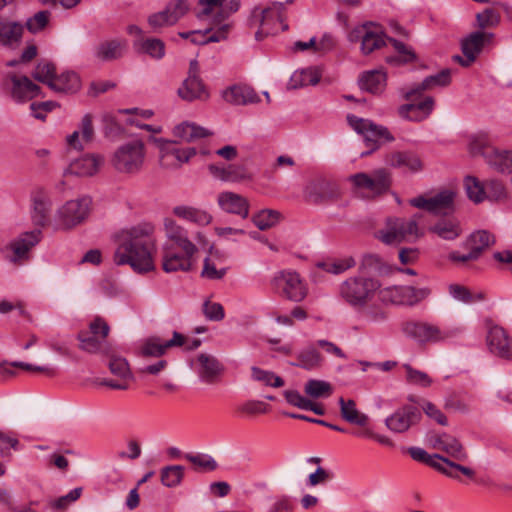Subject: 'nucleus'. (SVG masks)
Here are the masks:
<instances>
[{"label": "nucleus", "mask_w": 512, "mask_h": 512, "mask_svg": "<svg viewBox=\"0 0 512 512\" xmlns=\"http://www.w3.org/2000/svg\"><path fill=\"white\" fill-rule=\"evenodd\" d=\"M151 232V226H138L121 231L117 236L114 262L117 265L128 264L139 274L153 271L155 246L150 237Z\"/></svg>", "instance_id": "nucleus-1"}, {"label": "nucleus", "mask_w": 512, "mask_h": 512, "mask_svg": "<svg viewBox=\"0 0 512 512\" xmlns=\"http://www.w3.org/2000/svg\"><path fill=\"white\" fill-rule=\"evenodd\" d=\"M380 288L378 278L355 273L339 283L337 297L353 309H362L374 299Z\"/></svg>", "instance_id": "nucleus-2"}, {"label": "nucleus", "mask_w": 512, "mask_h": 512, "mask_svg": "<svg viewBox=\"0 0 512 512\" xmlns=\"http://www.w3.org/2000/svg\"><path fill=\"white\" fill-rule=\"evenodd\" d=\"M351 191L364 200L375 199L390 190L391 172L386 168H377L370 173L358 172L347 177Z\"/></svg>", "instance_id": "nucleus-3"}, {"label": "nucleus", "mask_w": 512, "mask_h": 512, "mask_svg": "<svg viewBox=\"0 0 512 512\" xmlns=\"http://www.w3.org/2000/svg\"><path fill=\"white\" fill-rule=\"evenodd\" d=\"M146 155L145 143L134 139L119 145L112 153L110 163L118 173L135 176L144 169Z\"/></svg>", "instance_id": "nucleus-4"}, {"label": "nucleus", "mask_w": 512, "mask_h": 512, "mask_svg": "<svg viewBox=\"0 0 512 512\" xmlns=\"http://www.w3.org/2000/svg\"><path fill=\"white\" fill-rule=\"evenodd\" d=\"M401 332L406 338L418 344L445 343L460 333L458 328H442L439 325L420 320H407L401 324Z\"/></svg>", "instance_id": "nucleus-5"}, {"label": "nucleus", "mask_w": 512, "mask_h": 512, "mask_svg": "<svg viewBox=\"0 0 512 512\" xmlns=\"http://www.w3.org/2000/svg\"><path fill=\"white\" fill-rule=\"evenodd\" d=\"M92 204V198L87 195L66 201L55 214L57 229L70 230L83 224L91 213Z\"/></svg>", "instance_id": "nucleus-6"}, {"label": "nucleus", "mask_w": 512, "mask_h": 512, "mask_svg": "<svg viewBox=\"0 0 512 512\" xmlns=\"http://www.w3.org/2000/svg\"><path fill=\"white\" fill-rule=\"evenodd\" d=\"M273 290L281 297L299 303L308 295V286L300 274L291 269L278 271L271 279Z\"/></svg>", "instance_id": "nucleus-7"}, {"label": "nucleus", "mask_w": 512, "mask_h": 512, "mask_svg": "<svg viewBox=\"0 0 512 512\" xmlns=\"http://www.w3.org/2000/svg\"><path fill=\"white\" fill-rule=\"evenodd\" d=\"M419 215H414L410 219L390 218L386 226L379 232L380 240L388 245L399 244L403 241H413L418 239L423 233L418 226Z\"/></svg>", "instance_id": "nucleus-8"}, {"label": "nucleus", "mask_w": 512, "mask_h": 512, "mask_svg": "<svg viewBox=\"0 0 512 512\" xmlns=\"http://www.w3.org/2000/svg\"><path fill=\"white\" fill-rule=\"evenodd\" d=\"M163 229L167 240L183 252L197 253L198 246L204 247L208 243L207 237L202 231L197 230L190 237L188 230L170 217L164 218Z\"/></svg>", "instance_id": "nucleus-9"}, {"label": "nucleus", "mask_w": 512, "mask_h": 512, "mask_svg": "<svg viewBox=\"0 0 512 512\" xmlns=\"http://www.w3.org/2000/svg\"><path fill=\"white\" fill-rule=\"evenodd\" d=\"M347 121L350 127L362 135L366 145L370 148L368 152H363L361 155L365 156L376 150L383 142L394 141L393 135L389 130L382 126L376 125L369 119L357 117L355 115H347Z\"/></svg>", "instance_id": "nucleus-10"}, {"label": "nucleus", "mask_w": 512, "mask_h": 512, "mask_svg": "<svg viewBox=\"0 0 512 512\" xmlns=\"http://www.w3.org/2000/svg\"><path fill=\"white\" fill-rule=\"evenodd\" d=\"M495 236L487 230H477L471 233L465 241L462 242V247L468 252L461 254L458 251H452L448 255V259L454 263H467L470 261L478 260L483 252L495 244Z\"/></svg>", "instance_id": "nucleus-11"}, {"label": "nucleus", "mask_w": 512, "mask_h": 512, "mask_svg": "<svg viewBox=\"0 0 512 512\" xmlns=\"http://www.w3.org/2000/svg\"><path fill=\"white\" fill-rule=\"evenodd\" d=\"M304 197L312 204H325L338 200L341 197V189L335 181L317 176L305 186Z\"/></svg>", "instance_id": "nucleus-12"}, {"label": "nucleus", "mask_w": 512, "mask_h": 512, "mask_svg": "<svg viewBox=\"0 0 512 512\" xmlns=\"http://www.w3.org/2000/svg\"><path fill=\"white\" fill-rule=\"evenodd\" d=\"M285 5L282 2H273L270 6L263 9L259 15L254 11L253 18L259 23L260 29L256 32L257 40H262L264 36L278 32V25L281 24V30H286L287 25L283 24Z\"/></svg>", "instance_id": "nucleus-13"}, {"label": "nucleus", "mask_w": 512, "mask_h": 512, "mask_svg": "<svg viewBox=\"0 0 512 512\" xmlns=\"http://www.w3.org/2000/svg\"><path fill=\"white\" fill-rule=\"evenodd\" d=\"M430 294L428 288H415L413 286H392L381 290V300L395 305L414 306L427 298Z\"/></svg>", "instance_id": "nucleus-14"}, {"label": "nucleus", "mask_w": 512, "mask_h": 512, "mask_svg": "<svg viewBox=\"0 0 512 512\" xmlns=\"http://www.w3.org/2000/svg\"><path fill=\"white\" fill-rule=\"evenodd\" d=\"M493 38L494 33L492 32L474 31L470 33L461 41V50L464 57L457 55L454 56V60L463 67L470 66L476 60L484 46L493 41Z\"/></svg>", "instance_id": "nucleus-15"}, {"label": "nucleus", "mask_w": 512, "mask_h": 512, "mask_svg": "<svg viewBox=\"0 0 512 512\" xmlns=\"http://www.w3.org/2000/svg\"><path fill=\"white\" fill-rule=\"evenodd\" d=\"M455 192L445 189L431 197L418 196L409 200L410 205L434 214H447L454 210Z\"/></svg>", "instance_id": "nucleus-16"}, {"label": "nucleus", "mask_w": 512, "mask_h": 512, "mask_svg": "<svg viewBox=\"0 0 512 512\" xmlns=\"http://www.w3.org/2000/svg\"><path fill=\"white\" fill-rule=\"evenodd\" d=\"M5 81L10 82V96L16 103H26L40 95L41 88L25 75L9 72Z\"/></svg>", "instance_id": "nucleus-17"}, {"label": "nucleus", "mask_w": 512, "mask_h": 512, "mask_svg": "<svg viewBox=\"0 0 512 512\" xmlns=\"http://www.w3.org/2000/svg\"><path fill=\"white\" fill-rule=\"evenodd\" d=\"M428 445L434 449L442 450L457 461H465L468 454L460 441L448 433L429 432L426 435Z\"/></svg>", "instance_id": "nucleus-18"}, {"label": "nucleus", "mask_w": 512, "mask_h": 512, "mask_svg": "<svg viewBox=\"0 0 512 512\" xmlns=\"http://www.w3.org/2000/svg\"><path fill=\"white\" fill-rule=\"evenodd\" d=\"M41 236L42 232L40 229L21 233L7 247V250L11 252L8 255L9 260L17 263L29 259L30 250L39 243Z\"/></svg>", "instance_id": "nucleus-19"}, {"label": "nucleus", "mask_w": 512, "mask_h": 512, "mask_svg": "<svg viewBox=\"0 0 512 512\" xmlns=\"http://www.w3.org/2000/svg\"><path fill=\"white\" fill-rule=\"evenodd\" d=\"M487 347L494 356L504 360H512V339L500 326L490 327L486 336Z\"/></svg>", "instance_id": "nucleus-20"}, {"label": "nucleus", "mask_w": 512, "mask_h": 512, "mask_svg": "<svg viewBox=\"0 0 512 512\" xmlns=\"http://www.w3.org/2000/svg\"><path fill=\"white\" fill-rule=\"evenodd\" d=\"M421 418L419 409L415 406L404 405L386 418V427L395 433H403Z\"/></svg>", "instance_id": "nucleus-21"}, {"label": "nucleus", "mask_w": 512, "mask_h": 512, "mask_svg": "<svg viewBox=\"0 0 512 512\" xmlns=\"http://www.w3.org/2000/svg\"><path fill=\"white\" fill-rule=\"evenodd\" d=\"M184 343L185 337L181 333L174 331L172 338L169 340H163L157 336L146 339L140 348V353L145 357H160L164 355L168 349L180 347Z\"/></svg>", "instance_id": "nucleus-22"}, {"label": "nucleus", "mask_w": 512, "mask_h": 512, "mask_svg": "<svg viewBox=\"0 0 512 512\" xmlns=\"http://www.w3.org/2000/svg\"><path fill=\"white\" fill-rule=\"evenodd\" d=\"M197 253H179L173 250L168 244L163 247L162 268L166 273L177 271H189L192 267L193 258Z\"/></svg>", "instance_id": "nucleus-23"}, {"label": "nucleus", "mask_w": 512, "mask_h": 512, "mask_svg": "<svg viewBox=\"0 0 512 512\" xmlns=\"http://www.w3.org/2000/svg\"><path fill=\"white\" fill-rule=\"evenodd\" d=\"M356 266V260L353 256H345L342 258H327L323 261H318L311 272V281L314 283L319 282L320 276L317 270H322L332 275H340Z\"/></svg>", "instance_id": "nucleus-24"}, {"label": "nucleus", "mask_w": 512, "mask_h": 512, "mask_svg": "<svg viewBox=\"0 0 512 512\" xmlns=\"http://www.w3.org/2000/svg\"><path fill=\"white\" fill-rule=\"evenodd\" d=\"M218 206L222 211L228 214H234L242 219L249 215V201L240 194L225 191L217 196Z\"/></svg>", "instance_id": "nucleus-25"}, {"label": "nucleus", "mask_w": 512, "mask_h": 512, "mask_svg": "<svg viewBox=\"0 0 512 512\" xmlns=\"http://www.w3.org/2000/svg\"><path fill=\"white\" fill-rule=\"evenodd\" d=\"M104 163V157L98 154L84 155L74 161L64 170V175L93 176Z\"/></svg>", "instance_id": "nucleus-26"}, {"label": "nucleus", "mask_w": 512, "mask_h": 512, "mask_svg": "<svg viewBox=\"0 0 512 512\" xmlns=\"http://www.w3.org/2000/svg\"><path fill=\"white\" fill-rule=\"evenodd\" d=\"M434 109V99L425 97L419 102H411L399 108V115L409 121L420 122L426 119Z\"/></svg>", "instance_id": "nucleus-27"}, {"label": "nucleus", "mask_w": 512, "mask_h": 512, "mask_svg": "<svg viewBox=\"0 0 512 512\" xmlns=\"http://www.w3.org/2000/svg\"><path fill=\"white\" fill-rule=\"evenodd\" d=\"M158 142L160 143L159 161L163 168H178L181 164L188 162L184 149L175 147L174 143L171 141L159 139Z\"/></svg>", "instance_id": "nucleus-28"}, {"label": "nucleus", "mask_w": 512, "mask_h": 512, "mask_svg": "<svg viewBox=\"0 0 512 512\" xmlns=\"http://www.w3.org/2000/svg\"><path fill=\"white\" fill-rule=\"evenodd\" d=\"M32 201V220L36 226L43 227L49 219V212L51 209V199L48 194L42 190L37 189L31 195Z\"/></svg>", "instance_id": "nucleus-29"}, {"label": "nucleus", "mask_w": 512, "mask_h": 512, "mask_svg": "<svg viewBox=\"0 0 512 512\" xmlns=\"http://www.w3.org/2000/svg\"><path fill=\"white\" fill-rule=\"evenodd\" d=\"M224 100L232 105H247L260 101L255 90L248 85H233L222 93Z\"/></svg>", "instance_id": "nucleus-30"}, {"label": "nucleus", "mask_w": 512, "mask_h": 512, "mask_svg": "<svg viewBox=\"0 0 512 512\" xmlns=\"http://www.w3.org/2000/svg\"><path fill=\"white\" fill-rule=\"evenodd\" d=\"M127 49L125 39H111L99 43L94 50V56L102 61L109 62L120 59Z\"/></svg>", "instance_id": "nucleus-31"}, {"label": "nucleus", "mask_w": 512, "mask_h": 512, "mask_svg": "<svg viewBox=\"0 0 512 512\" xmlns=\"http://www.w3.org/2000/svg\"><path fill=\"white\" fill-rule=\"evenodd\" d=\"M197 373L200 379L206 383H212L223 370L218 359L207 353H200L196 358Z\"/></svg>", "instance_id": "nucleus-32"}, {"label": "nucleus", "mask_w": 512, "mask_h": 512, "mask_svg": "<svg viewBox=\"0 0 512 512\" xmlns=\"http://www.w3.org/2000/svg\"><path fill=\"white\" fill-rule=\"evenodd\" d=\"M178 96L188 102L206 100L209 97L207 89L200 77H187L177 90Z\"/></svg>", "instance_id": "nucleus-33"}, {"label": "nucleus", "mask_w": 512, "mask_h": 512, "mask_svg": "<svg viewBox=\"0 0 512 512\" xmlns=\"http://www.w3.org/2000/svg\"><path fill=\"white\" fill-rule=\"evenodd\" d=\"M386 163L394 168H406L411 172H419L423 165L419 156L412 151H395L387 155Z\"/></svg>", "instance_id": "nucleus-34"}, {"label": "nucleus", "mask_w": 512, "mask_h": 512, "mask_svg": "<svg viewBox=\"0 0 512 512\" xmlns=\"http://www.w3.org/2000/svg\"><path fill=\"white\" fill-rule=\"evenodd\" d=\"M172 213L176 217L198 226H207L213 220V216L208 211L188 205H177L173 207Z\"/></svg>", "instance_id": "nucleus-35"}, {"label": "nucleus", "mask_w": 512, "mask_h": 512, "mask_svg": "<svg viewBox=\"0 0 512 512\" xmlns=\"http://www.w3.org/2000/svg\"><path fill=\"white\" fill-rule=\"evenodd\" d=\"M451 81V71L449 69H444L441 72L426 77L421 83L414 85L410 90H408L405 94L408 100L413 101V97L422 93L425 90L431 89L436 86H446Z\"/></svg>", "instance_id": "nucleus-36"}, {"label": "nucleus", "mask_w": 512, "mask_h": 512, "mask_svg": "<svg viewBox=\"0 0 512 512\" xmlns=\"http://www.w3.org/2000/svg\"><path fill=\"white\" fill-rule=\"evenodd\" d=\"M24 27L22 24L0 18V44L14 48L22 39Z\"/></svg>", "instance_id": "nucleus-37"}, {"label": "nucleus", "mask_w": 512, "mask_h": 512, "mask_svg": "<svg viewBox=\"0 0 512 512\" xmlns=\"http://www.w3.org/2000/svg\"><path fill=\"white\" fill-rule=\"evenodd\" d=\"M338 404L340 406V414L343 420L346 422L357 425L360 427H365L369 422V417L365 413L360 412L356 403L352 399H344L340 397L338 400Z\"/></svg>", "instance_id": "nucleus-38"}, {"label": "nucleus", "mask_w": 512, "mask_h": 512, "mask_svg": "<svg viewBox=\"0 0 512 512\" xmlns=\"http://www.w3.org/2000/svg\"><path fill=\"white\" fill-rule=\"evenodd\" d=\"M50 89L61 93H76L81 89V79L74 71H65L60 75H55Z\"/></svg>", "instance_id": "nucleus-39"}, {"label": "nucleus", "mask_w": 512, "mask_h": 512, "mask_svg": "<svg viewBox=\"0 0 512 512\" xmlns=\"http://www.w3.org/2000/svg\"><path fill=\"white\" fill-rule=\"evenodd\" d=\"M134 50L139 54L160 60L165 56V43L158 38H138L133 42Z\"/></svg>", "instance_id": "nucleus-40"}, {"label": "nucleus", "mask_w": 512, "mask_h": 512, "mask_svg": "<svg viewBox=\"0 0 512 512\" xmlns=\"http://www.w3.org/2000/svg\"><path fill=\"white\" fill-rule=\"evenodd\" d=\"M389 273L388 266L375 254H366L362 257L357 274L369 276H382Z\"/></svg>", "instance_id": "nucleus-41"}, {"label": "nucleus", "mask_w": 512, "mask_h": 512, "mask_svg": "<svg viewBox=\"0 0 512 512\" xmlns=\"http://www.w3.org/2000/svg\"><path fill=\"white\" fill-rule=\"evenodd\" d=\"M322 363L323 357L320 352L313 345H309L298 352L297 362L291 365L311 371L319 369Z\"/></svg>", "instance_id": "nucleus-42"}, {"label": "nucleus", "mask_w": 512, "mask_h": 512, "mask_svg": "<svg viewBox=\"0 0 512 512\" xmlns=\"http://www.w3.org/2000/svg\"><path fill=\"white\" fill-rule=\"evenodd\" d=\"M322 73L319 67H309L301 71H296L292 74L289 81V88L297 89L300 87L312 85L315 86L319 83Z\"/></svg>", "instance_id": "nucleus-43"}, {"label": "nucleus", "mask_w": 512, "mask_h": 512, "mask_svg": "<svg viewBox=\"0 0 512 512\" xmlns=\"http://www.w3.org/2000/svg\"><path fill=\"white\" fill-rule=\"evenodd\" d=\"M430 231L444 240H454L460 236L462 230L459 221L455 218H443L438 220Z\"/></svg>", "instance_id": "nucleus-44"}, {"label": "nucleus", "mask_w": 512, "mask_h": 512, "mask_svg": "<svg viewBox=\"0 0 512 512\" xmlns=\"http://www.w3.org/2000/svg\"><path fill=\"white\" fill-rule=\"evenodd\" d=\"M211 134L209 130L191 122H183L174 128V135L185 142H193Z\"/></svg>", "instance_id": "nucleus-45"}, {"label": "nucleus", "mask_w": 512, "mask_h": 512, "mask_svg": "<svg viewBox=\"0 0 512 512\" xmlns=\"http://www.w3.org/2000/svg\"><path fill=\"white\" fill-rule=\"evenodd\" d=\"M281 220L282 214L278 210L268 208L259 210L251 217L253 224L261 231L276 226Z\"/></svg>", "instance_id": "nucleus-46"}, {"label": "nucleus", "mask_w": 512, "mask_h": 512, "mask_svg": "<svg viewBox=\"0 0 512 512\" xmlns=\"http://www.w3.org/2000/svg\"><path fill=\"white\" fill-rule=\"evenodd\" d=\"M229 25L224 24L218 30L213 31L212 29L194 30L192 31L191 42L197 45H204L211 42H219L226 39Z\"/></svg>", "instance_id": "nucleus-47"}, {"label": "nucleus", "mask_w": 512, "mask_h": 512, "mask_svg": "<svg viewBox=\"0 0 512 512\" xmlns=\"http://www.w3.org/2000/svg\"><path fill=\"white\" fill-rule=\"evenodd\" d=\"M386 75L382 71L373 70L363 74L359 84L361 89L370 93H379L384 89Z\"/></svg>", "instance_id": "nucleus-48"}, {"label": "nucleus", "mask_w": 512, "mask_h": 512, "mask_svg": "<svg viewBox=\"0 0 512 512\" xmlns=\"http://www.w3.org/2000/svg\"><path fill=\"white\" fill-rule=\"evenodd\" d=\"M441 469H436L437 471L443 473L447 477L453 478V479H459L458 472H461L463 475L473 478L475 475V472L466 466H463L461 464L455 463L451 461L448 458H445L441 456V463H439Z\"/></svg>", "instance_id": "nucleus-49"}, {"label": "nucleus", "mask_w": 512, "mask_h": 512, "mask_svg": "<svg viewBox=\"0 0 512 512\" xmlns=\"http://www.w3.org/2000/svg\"><path fill=\"white\" fill-rule=\"evenodd\" d=\"M304 392L311 398H325L333 393V387L325 380L310 379L305 383Z\"/></svg>", "instance_id": "nucleus-50"}, {"label": "nucleus", "mask_w": 512, "mask_h": 512, "mask_svg": "<svg viewBox=\"0 0 512 512\" xmlns=\"http://www.w3.org/2000/svg\"><path fill=\"white\" fill-rule=\"evenodd\" d=\"M403 368L406 372V381L408 384L421 388H427L432 385L433 380L426 372L417 370L410 364H404Z\"/></svg>", "instance_id": "nucleus-51"}, {"label": "nucleus", "mask_w": 512, "mask_h": 512, "mask_svg": "<svg viewBox=\"0 0 512 512\" xmlns=\"http://www.w3.org/2000/svg\"><path fill=\"white\" fill-rule=\"evenodd\" d=\"M183 477L184 467L181 465L166 466L161 470V482L169 488L178 486Z\"/></svg>", "instance_id": "nucleus-52"}, {"label": "nucleus", "mask_w": 512, "mask_h": 512, "mask_svg": "<svg viewBox=\"0 0 512 512\" xmlns=\"http://www.w3.org/2000/svg\"><path fill=\"white\" fill-rule=\"evenodd\" d=\"M464 187L468 198L473 202L480 203L486 198L484 184L476 177L467 176L464 180Z\"/></svg>", "instance_id": "nucleus-53"}, {"label": "nucleus", "mask_w": 512, "mask_h": 512, "mask_svg": "<svg viewBox=\"0 0 512 512\" xmlns=\"http://www.w3.org/2000/svg\"><path fill=\"white\" fill-rule=\"evenodd\" d=\"M56 75L55 65L48 61H41L35 67L32 77L50 88L52 81Z\"/></svg>", "instance_id": "nucleus-54"}, {"label": "nucleus", "mask_w": 512, "mask_h": 512, "mask_svg": "<svg viewBox=\"0 0 512 512\" xmlns=\"http://www.w3.org/2000/svg\"><path fill=\"white\" fill-rule=\"evenodd\" d=\"M185 459L191 462L197 469L205 472L214 471L218 468L216 460L209 454L204 453H187Z\"/></svg>", "instance_id": "nucleus-55"}, {"label": "nucleus", "mask_w": 512, "mask_h": 512, "mask_svg": "<svg viewBox=\"0 0 512 512\" xmlns=\"http://www.w3.org/2000/svg\"><path fill=\"white\" fill-rule=\"evenodd\" d=\"M385 45L384 34L368 30L361 42V51L367 55Z\"/></svg>", "instance_id": "nucleus-56"}, {"label": "nucleus", "mask_w": 512, "mask_h": 512, "mask_svg": "<svg viewBox=\"0 0 512 512\" xmlns=\"http://www.w3.org/2000/svg\"><path fill=\"white\" fill-rule=\"evenodd\" d=\"M476 22L480 31H484L487 28L497 27L501 22V15L493 8H486L476 14Z\"/></svg>", "instance_id": "nucleus-57"}, {"label": "nucleus", "mask_w": 512, "mask_h": 512, "mask_svg": "<svg viewBox=\"0 0 512 512\" xmlns=\"http://www.w3.org/2000/svg\"><path fill=\"white\" fill-rule=\"evenodd\" d=\"M448 290L452 298L465 304H472L484 298L481 293L473 295L468 288L460 284H450Z\"/></svg>", "instance_id": "nucleus-58"}, {"label": "nucleus", "mask_w": 512, "mask_h": 512, "mask_svg": "<svg viewBox=\"0 0 512 512\" xmlns=\"http://www.w3.org/2000/svg\"><path fill=\"white\" fill-rule=\"evenodd\" d=\"M408 453L415 461L425 463L434 469H441L439 465V463H441V455L439 454L430 455L420 447H410Z\"/></svg>", "instance_id": "nucleus-59"}, {"label": "nucleus", "mask_w": 512, "mask_h": 512, "mask_svg": "<svg viewBox=\"0 0 512 512\" xmlns=\"http://www.w3.org/2000/svg\"><path fill=\"white\" fill-rule=\"evenodd\" d=\"M14 367H19V368H22V369H25L28 371L41 372L48 376H53L55 374L54 368H52L50 366H36V365H32V364H29L26 362H13L9 365H2V366H0V372L2 374L13 375Z\"/></svg>", "instance_id": "nucleus-60"}, {"label": "nucleus", "mask_w": 512, "mask_h": 512, "mask_svg": "<svg viewBox=\"0 0 512 512\" xmlns=\"http://www.w3.org/2000/svg\"><path fill=\"white\" fill-rule=\"evenodd\" d=\"M388 40L399 54L398 57H388L387 61L389 63L402 64L411 62L415 59L414 52L404 43L393 38H388Z\"/></svg>", "instance_id": "nucleus-61"}, {"label": "nucleus", "mask_w": 512, "mask_h": 512, "mask_svg": "<svg viewBox=\"0 0 512 512\" xmlns=\"http://www.w3.org/2000/svg\"><path fill=\"white\" fill-rule=\"evenodd\" d=\"M251 372L252 378L255 381L263 382L267 386L278 388L284 385L283 379L271 371H266L258 367H252Z\"/></svg>", "instance_id": "nucleus-62"}, {"label": "nucleus", "mask_w": 512, "mask_h": 512, "mask_svg": "<svg viewBox=\"0 0 512 512\" xmlns=\"http://www.w3.org/2000/svg\"><path fill=\"white\" fill-rule=\"evenodd\" d=\"M227 272V268L221 267L218 268L216 263L211 257H206L203 262V269L201 271V276L203 278L209 280H220L222 279Z\"/></svg>", "instance_id": "nucleus-63"}, {"label": "nucleus", "mask_w": 512, "mask_h": 512, "mask_svg": "<svg viewBox=\"0 0 512 512\" xmlns=\"http://www.w3.org/2000/svg\"><path fill=\"white\" fill-rule=\"evenodd\" d=\"M51 13L48 10H42L30 17L26 22V27L31 33H38L43 30L50 19Z\"/></svg>", "instance_id": "nucleus-64"}]
</instances>
